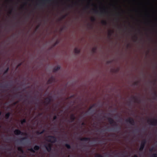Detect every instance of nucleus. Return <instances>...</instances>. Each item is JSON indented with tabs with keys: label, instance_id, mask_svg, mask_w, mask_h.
<instances>
[{
	"label": "nucleus",
	"instance_id": "nucleus-18",
	"mask_svg": "<svg viewBox=\"0 0 157 157\" xmlns=\"http://www.w3.org/2000/svg\"><path fill=\"white\" fill-rule=\"evenodd\" d=\"M153 99L154 100L156 99V98H157V93L155 91L153 93Z\"/></svg>",
	"mask_w": 157,
	"mask_h": 157
},
{
	"label": "nucleus",
	"instance_id": "nucleus-51",
	"mask_svg": "<svg viewBox=\"0 0 157 157\" xmlns=\"http://www.w3.org/2000/svg\"><path fill=\"white\" fill-rule=\"evenodd\" d=\"M91 21H95V20H91Z\"/></svg>",
	"mask_w": 157,
	"mask_h": 157
},
{
	"label": "nucleus",
	"instance_id": "nucleus-6",
	"mask_svg": "<svg viewBox=\"0 0 157 157\" xmlns=\"http://www.w3.org/2000/svg\"><path fill=\"white\" fill-rule=\"evenodd\" d=\"M108 120L110 124L117 127L118 125L116 122L111 118H109Z\"/></svg>",
	"mask_w": 157,
	"mask_h": 157
},
{
	"label": "nucleus",
	"instance_id": "nucleus-35",
	"mask_svg": "<svg viewBox=\"0 0 157 157\" xmlns=\"http://www.w3.org/2000/svg\"><path fill=\"white\" fill-rule=\"evenodd\" d=\"M101 21H102V22L105 24H106V21L107 20H101Z\"/></svg>",
	"mask_w": 157,
	"mask_h": 157
},
{
	"label": "nucleus",
	"instance_id": "nucleus-16",
	"mask_svg": "<svg viewBox=\"0 0 157 157\" xmlns=\"http://www.w3.org/2000/svg\"><path fill=\"white\" fill-rule=\"evenodd\" d=\"M45 132V129H44L41 132H40L39 131H37L36 132V133L38 135H40V134H43Z\"/></svg>",
	"mask_w": 157,
	"mask_h": 157
},
{
	"label": "nucleus",
	"instance_id": "nucleus-54",
	"mask_svg": "<svg viewBox=\"0 0 157 157\" xmlns=\"http://www.w3.org/2000/svg\"><path fill=\"white\" fill-rule=\"evenodd\" d=\"M1 21H2L3 20H2Z\"/></svg>",
	"mask_w": 157,
	"mask_h": 157
},
{
	"label": "nucleus",
	"instance_id": "nucleus-19",
	"mask_svg": "<svg viewBox=\"0 0 157 157\" xmlns=\"http://www.w3.org/2000/svg\"><path fill=\"white\" fill-rule=\"evenodd\" d=\"M18 151H20L22 153H23L24 152V151L21 147H19L18 148Z\"/></svg>",
	"mask_w": 157,
	"mask_h": 157
},
{
	"label": "nucleus",
	"instance_id": "nucleus-46",
	"mask_svg": "<svg viewBox=\"0 0 157 157\" xmlns=\"http://www.w3.org/2000/svg\"><path fill=\"white\" fill-rule=\"evenodd\" d=\"M18 94H17V95H16L15 96V97H16V98L17 97H18Z\"/></svg>",
	"mask_w": 157,
	"mask_h": 157
},
{
	"label": "nucleus",
	"instance_id": "nucleus-9",
	"mask_svg": "<svg viewBox=\"0 0 157 157\" xmlns=\"http://www.w3.org/2000/svg\"><path fill=\"white\" fill-rule=\"evenodd\" d=\"M45 101H44V103L46 104V105H48L52 101L51 96L45 98Z\"/></svg>",
	"mask_w": 157,
	"mask_h": 157
},
{
	"label": "nucleus",
	"instance_id": "nucleus-26",
	"mask_svg": "<svg viewBox=\"0 0 157 157\" xmlns=\"http://www.w3.org/2000/svg\"><path fill=\"white\" fill-rule=\"evenodd\" d=\"M95 157H103V156L101 154H98L95 155Z\"/></svg>",
	"mask_w": 157,
	"mask_h": 157
},
{
	"label": "nucleus",
	"instance_id": "nucleus-55",
	"mask_svg": "<svg viewBox=\"0 0 157 157\" xmlns=\"http://www.w3.org/2000/svg\"><path fill=\"white\" fill-rule=\"evenodd\" d=\"M58 21H59L60 20H59Z\"/></svg>",
	"mask_w": 157,
	"mask_h": 157
},
{
	"label": "nucleus",
	"instance_id": "nucleus-8",
	"mask_svg": "<svg viewBox=\"0 0 157 157\" xmlns=\"http://www.w3.org/2000/svg\"><path fill=\"white\" fill-rule=\"evenodd\" d=\"M44 147L48 152H50L52 150V145L50 144H48L44 145Z\"/></svg>",
	"mask_w": 157,
	"mask_h": 157
},
{
	"label": "nucleus",
	"instance_id": "nucleus-38",
	"mask_svg": "<svg viewBox=\"0 0 157 157\" xmlns=\"http://www.w3.org/2000/svg\"><path fill=\"white\" fill-rule=\"evenodd\" d=\"M21 64H22L21 63H19L17 65V68L18 67H20V66H21Z\"/></svg>",
	"mask_w": 157,
	"mask_h": 157
},
{
	"label": "nucleus",
	"instance_id": "nucleus-11",
	"mask_svg": "<svg viewBox=\"0 0 157 157\" xmlns=\"http://www.w3.org/2000/svg\"><path fill=\"white\" fill-rule=\"evenodd\" d=\"M55 81V78L53 77L52 76L48 80L47 83L48 84H51Z\"/></svg>",
	"mask_w": 157,
	"mask_h": 157
},
{
	"label": "nucleus",
	"instance_id": "nucleus-33",
	"mask_svg": "<svg viewBox=\"0 0 157 157\" xmlns=\"http://www.w3.org/2000/svg\"><path fill=\"white\" fill-rule=\"evenodd\" d=\"M57 118V116L56 115H55L53 117V120H55Z\"/></svg>",
	"mask_w": 157,
	"mask_h": 157
},
{
	"label": "nucleus",
	"instance_id": "nucleus-1",
	"mask_svg": "<svg viewBox=\"0 0 157 157\" xmlns=\"http://www.w3.org/2000/svg\"><path fill=\"white\" fill-rule=\"evenodd\" d=\"M48 140L47 141L50 142L52 143H55L56 141V137L52 136H48Z\"/></svg>",
	"mask_w": 157,
	"mask_h": 157
},
{
	"label": "nucleus",
	"instance_id": "nucleus-30",
	"mask_svg": "<svg viewBox=\"0 0 157 157\" xmlns=\"http://www.w3.org/2000/svg\"><path fill=\"white\" fill-rule=\"evenodd\" d=\"M19 102V101H16V102H14L13 103V105H16L17 103H18Z\"/></svg>",
	"mask_w": 157,
	"mask_h": 157
},
{
	"label": "nucleus",
	"instance_id": "nucleus-48",
	"mask_svg": "<svg viewBox=\"0 0 157 157\" xmlns=\"http://www.w3.org/2000/svg\"><path fill=\"white\" fill-rule=\"evenodd\" d=\"M19 157H26L25 156H20Z\"/></svg>",
	"mask_w": 157,
	"mask_h": 157
},
{
	"label": "nucleus",
	"instance_id": "nucleus-15",
	"mask_svg": "<svg viewBox=\"0 0 157 157\" xmlns=\"http://www.w3.org/2000/svg\"><path fill=\"white\" fill-rule=\"evenodd\" d=\"M80 50L78 48H75L74 49V52L75 53L79 54L80 52Z\"/></svg>",
	"mask_w": 157,
	"mask_h": 157
},
{
	"label": "nucleus",
	"instance_id": "nucleus-49",
	"mask_svg": "<svg viewBox=\"0 0 157 157\" xmlns=\"http://www.w3.org/2000/svg\"><path fill=\"white\" fill-rule=\"evenodd\" d=\"M111 63V61H109L108 62V63Z\"/></svg>",
	"mask_w": 157,
	"mask_h": 157
},
{
	"label": "nucleus",
	"instance_id": "nucleus-42",
	"mask_svg": "<svg viewBox=\"0 0 157 157\" xmlns=\"http://www.w3.org/2000/svg\"><path fill=\"white\" fill-rule=\"evenodd\" d=\"M94 106H91V107H90V108H89V110H90L91 109L92 107Z\"/></svg>",
	"mask_w": 157,
	"mask_h": 157
},
{
	"label": "nucleus",
	"instance_id": "nucleus-29",
	"mask_svg": "<svg viewBox=\"0 0 157 157\" xmlns=\"http://www.w3.org/2000/svg\"><path fill=\"white\" fill-rule=\"evenodd\" d=\"M138 81H136V82H134V85H136V86H137L138 85Z\"/></svg>",
	"mask_w": 157,
	"mask_h": 157
},
{
	"label": "nucleus",
	"instance_id": "nucleus-22",
	"mask_svg": "<svg viewBox=\"0 0 157 157\" xmlns=\"http://www.w3.org/2000/svg\"><path fill=\"white\" fill-rule=\"evenodd\" d=\"M10 85L9 84H6V85H5V86L3 85H2V84H1V87H3V88H7V86Z\"/></svg>",
	"mask_w": 157,
	"mask_h": 157
},
{
	"label": "nucleus",
	"instance_id": "nucleus-53",
	"mask_svg": "<svg viewBox=\"0 0 157 157\" xmlns=\"http://www.w3.org/2000/svg\"><path fill=\"white\" fill-rule=\"evenodd\" d=\"M1 126H0V128H1Z\"/></svg>",
	"mask_w": 157,
	"mask_h": 157
},
{
	"label": "nucleus",
	"instance_id": "nucleus-14",
	"mask_svg": "<svg viewBox=\"0 0 157 157\" xmlns=\"http://www.w3.org/2000/svg\"><path fill=\"white\" fill-rule=\"evenodd\" d=\"M60 69V67L59 66H57V67H55L53 69V71L54 72H56L58 70H59Z\"/></svg>",
	"mask_w": 157,
	"mask_h": 157
},
{
	"label": "nucleus",
	"instance_id": "nucleus-32",
	"mask_svg": "<svg viewBox=\"0 0 157 157\" xmlns=\"http://www.w3.org/2000/svg\"><path fill=\"white\" fill-rule=\"evenodd\" d=\"M135 38L134 39V42H136V40L137 39V36H135Z\"/></svg>",
	"mask_w": 157,
	"mask_h": 157
},
{
	"label": "nucleus",
	"instance_id": "nucleus-20",
	"mask_svg": "<svg viewBox=\"0 0 157 157\" xmlns=\"http://www.w3.org/2000/svg\"><path fill=\"white\" fill-rule=\"evenodd\" d=\"M26 122V120L25 119H23L21 121V124H23L24 123H25Z\"/></svg>",
	"mask_w": 157,
	"mask_h": 157
},
{
	"label": "nucleus",
	"instance_id": "nucleus-39",
	"mask_svg": "<svg viewBox=\"0 0 157 157\" xmlns=\"http://www.w3.org/2000/svg\"><path fill=\"white\" fill-rule=\"evenodd\" d=\"M85 123L84 122H82L81 124V125H85Z\"/></svg>",
	"mask_w": 157,
	"mask_h": 157
},
{
	"label": "nucleus",
	"instance_id": "nucleus-41",
	"mask_svg": "<svg viewBox=\"0 0 157 157\" xmlns=\"http://www.w3.org/2000/svg\"><path fill=\"white\" fill-rule=\"evenodd\" d=\"M43 113H40L38 114V115L39 116H41L42 115Z\"/></svg>",
	"mask_w": 157,
	"mask_h": 157
},
{
	"label": "nucleus",
	"instance_id": "nucleus-17",
	"mask_svg": "<svg viewBox=\"0 0 157 157\" xmlns=\"http://www.w3.org/2000/svg\"><path fill=\"white\" fill-rule=\"evenodd\" d=\"M132 99L134 100L135 102L139 103L140 102V101H138V98L135 96L133 97H132Z\"/></svg>",
	"mask_w": 157,
	"mask_h": 157
},
{
	"label": "nucleus",
	"instance_id": "nucleus-43",
	"mask_svg": "<svg viewBox=\"0 0 157 157\" xmlns=\"http://www.w3.org/2000/svg\"><path fill=\"white\" fill-rule=\"evenodd\" d=\"M58 42L57 41L54 44V46H55L56 45L57 43H58Z\"/></svg>",
	"mask_w": 157,
	"mask_h": 157
},
{
	"label": "nucleus",
	"instance_id": "nucleus-23",
	"mask_svg": "<svg viewBox=\"0 0 157 157\" xmlns=\"http://www.w3.org/2000/svg\"><path fill=\"white\" fill-rule=\"evenodd\" d=\"M65 146L67 149H70L71 148L70 145L68 144H65Z\"/></svg>",
	"mask_w": 157,
	"mask_h": 157
},
{
	"label": "nucleus",
	"instance_id": "nucleus-40",
	"mask_svg": "<svg viewBox=\"0 0 157 157\" xmlns=\"http://www.w3.org/2000/svg\"><path fill=\"white\" fill-rule=\"evenodd\" d=\"M40 26V25H38L36 27V29H38Z\"/></svg>",
	"mask_w": 157,
	"mask_h": 157
},
{
	"label": "nucleus",
	"instance_id": "nucleus-47",
	"mask_svg": "<svg viewBox=\"0 0 157 157\" xmlns=\"http://www.w3.org/2000/svg\"><path fill=\"white\" fill-rule=\"evenodd\" d=\"M35 104H36L37 105H38V103H37V102H35Z\"/></svg>",
	"mask_w": 157,
	"mask_h": 157
},
{
	"label": "nucleus",
	"instance_id": "nucleus-52",
	"mask_svg": "<svg viewBox=\"0 0 157 157\" xmlns=\"http://www.w3.org/2000/svg\"><path fill=\"white\" fill-rule=\"evenodd\" d=\"M1 30H0V33H1Z\"/></svg>",
	"mask_w": 157,
	"mask_h": 157
},
{
	"label": "nucleus",
	"instance_id": "nucleus-24",
	"mask_svg": "<svg viewBox=\"0 0 157 157\" xmlns=\"http://www.w3.org/2000/svg\"><path fill=\"white\" fill-rule=\"evenodd\" d=\"M65 28H66V27L65 26H64L62 27H61V28L60 29V31L62 32V31H63L64 29H65Z\"/></svg>",
	"mask_w": 157,
	"mask_h": 157
},
{
	"label": "nucleus",
	"instance_id": "nucleus-5",
	"mask_svg": "<svg viewBox=\"0 0 157 157\" xmlns=\"http://www.w3.org/2000/svg\"><path fill=\"white\" fill-rule=\"evenodd\" d=\"M40 149V147L38 145H35L33 147V148H31L29 149L28 150L31 152L33 153H35V151H38Z\"/></svg>",
	"mask_w": 157,
	"mask_h": 157
},
{
	"label": "nucleus",
	"instance_id": "nucleus-28",
	"mask_svg": "<svg viewBox=\"0 0 157 157\" xmlns=\"http://www.w3.org/2000/svg\"><path fill=\"white\" fill-rule=\"evenodd\" d=\"M27 139V137H23L21 139V140H20V141L21 142H22V141L23 140H25L26 139Z\"/></svg>",
	"mask_w": 157,
	"mask_h": 157
},
{
	"label": "nucleus",
	"instance_id": "nucleus-45",
	"mask_svg": "<svg viewBox=\"0 0 157 157\" xmlns=\"http://www.w3.org/2000/svg\"><path fill=\"white\" fill-rule=\"evenodd\" d=\"M0 28H2V25H0Z\"/></svg>",
	"mask_w": 157,
	"mask_h": 157
},
{
	"label": "nucleus",
	"instance_id": "nucleus-34",
	"mask_svg": "<svg viewBox=\"0 0 157 157\" xmlns=\"http://www.w3.org/2000/svg\"><path fill=\"white\" fill-rule=\"evenodd\" d=\"M153 150H154V147H152L149 149V151L150 152H152V151H153Z\"/></svg>",
	"mask_w": 157,
	"mask_h": 157
},
{
	"label": "nucleus",
	"instance_id": "nucleus-10",
	"mask_svg": "<svg viewBox=\"0 0 157 157\" xmlns=\"http://www.w3.org/2000/svg\"><path fill=\"white\" fill-rule=\"evenodd\" d=\"M78 139L81 141L86 142L90 141V138L89 137H84L83 138H79Z\"/></svg>",
	"mask_w": 157,
	"mask_h": 157
},
{
	"label": "nucleus",
	"instance_id": "nucleus-12",
	"mask_svg": "<svg viewBox=\"0 0 157 157\" xmlns=\"http://www.w3.org/2000/svg\"><path fill=\"white\" fill-rule=\"evenodd\" d=\"M70 119L71 120V121H69L70 122H73L75 119V115L73 114H72L71 115L70 117Z\"/></svg>",
	"mask_w": 157,
	"mask_h": 157
},
{
	"label": "nucleus",
	"instance_id": "nucleus-37",
	"mask_svg": "<svg viewBox=\"0 0 157 157\" xmlns=\"http://www.w3.org/2000/svg\"><path fill=\"white\" fill-rule=\"evenodd\" d=\"M116 128L117 129H118V130H120L121 129V126L118 127H117Z\"/></svg>",
	"mask_w": 157,
	"mask_h": 157
},
{
	"label": "nucleus",
	"instance_id": "nucleus-7",
	"mask_svg": "<svg viewBox=\"0 0 157 157\" xmlns=\"http://www.w3.org/2000/svg\"><path fill=\"white\" fill-rule=\"evenodd\" d=\"M125 121L126 122H129L132 125H135V121L132 118L129 117L128 119H126Z\"/></svg>",
	"mask_w": 157,
	"mask_h": 157
},
{
	"label": "nucleus",
	"instance_id": "nucleus-2",
	"mask_svg": "<svg viewBox=\"0 0 157 157\" xmlns=\"http://www.w3.org/2000/svg\"><path fill=\"white\" fill-rule=\"evenodd\" d=\"M147 122L148 123H150V124L154 125V126H157V119L153 118V121L152 120H150L149 119H148Z\"/></svg>",
	"mask_w": 157,
	"mask_h": 157
},
{
	"label": "nucleus",
	"instance_id": "nucleus-36",
	"mask_svg": "<svg viewBox=\"0 0 157 157\" xmlns=\"http://www.w3.org/2000/svg\"><path fill=\"white\" fill-rule=\"evenodd\" d=\"M96 48H93L92 50L93 52H95V51L96 50Z\"/></svg>",
	"mask_w": 157,
	"mask_h": 157
},
{
	"label": "nucleus",
	"instance_id": "nucleus-27",
	"mask_svg": "<svg viewBox=\"0 0 157 157\" xmlns=\"http://www.w3.org/2000/svg\"><path fill=\"white\" fill-rule=\"evenodd\" d=\"M151 157H157V154L156 153L153 154Z\"/></svg>",
	"mask_w": 157,
	"mask_h": 157
},
{
	"label": "nucleus",
	"instance_id": "nucleus-3",
	"mask_svg": "<svg viewBox=\"0 0 157 157\" xmlns=\"http://www.w3.org/2000/svg\"><path fill=\"white\" fill-rule=\"evenodd\" d=\"M146 143V140L145 139L143 140L141 142L139 151H142L145 147Z\"/></svg>",
	"mask_w": 157,
	"mask_h": 157
},
{
	"label": "nucleus",
	"instance_id": "nucleus-56",
	"mask_svg": "<svg viewBox=\"0 0 157 157\" xmlns=\"http://www.w3.org/2000/svg\"><path fill=\"white\" fill-rule=\"evenodd\" d=\"M38 21H40V20H39Z\"/></svg>",
	"mask_w": 157,
	"mask_h": 157
},
{
	"label": "nucleus",
	"instance_id": "nucleus-44",
	"mask_svg": "<svg viewBox=\"0 0 157 157\" xmlns=\"http://www.w3.org/2000/svg\"><path fill=\"white\" fill-rule=\"evenodd\" d=\"M133 157H138V156L136 155H135Z\"/></svg>",
	"mask_w": 157,
	"mask_h": 157
},
{
	"label": "nucleus",
	"instance_id": "nucleus-31",
	"mask_svg": "<svg viewBox=\"0 0 157 157\" xmlns=\"http://www.w3.org/2000/svg\"><path fill=\"white\" fill-rule=\"evenodd\" d=\"M117 21H119V20H117ZM129 21L130 20H128ZM134 21H143V20H134ZM144 21H157V20H143Z\"/></svg>",
	"mask_w": 157,
	"mask_h": 157
},
{
	"label": "nucleus",
	"instance_id": "nucleus-21",
	"mask_svg": "<svg viewBox=\"0 0 157 157\" xmlns=\"http://www.w3.org/2000/svg\"><path fill=\"white\" fill-rule=\"evenodd\" d=\"M113 32V30H109L108 32V35L109 36H110L112 34V33Z\"/></svg>",
	"mask_w": 157,
	"mask_h": 157
},
{
	"label": "nucleus",
	"instance_id": "nucleus-25",
	"mask_svg": "<svg viewBox=\"0 0 157 157\" xmlns=\"http://www.w3.org/2000/svg\"><path fill=\"white\" fill-rule=\"evenodd\" d=\"M9 68L8 67L6 69V70L5 71L4 73V74H6V73H7L8 71H9Z\"/></svg>",
	"mask_w": 157,
	"mask_h": 157
},
{
	"label": "nucleus",
	"instance_id": "nucleus-4",
	"mask_svg": "<svg viewBox=\"0 0 157 157\" xmlns=\"http://www.w3.org/2000/svg\"><path fill=\"white\" fill-rule=\"evenodd\" d=\"M14 133L15 135H26V133L22 132L20 130L18 129H16L14 131Z\"/></svg>",
	"mask_w": 157,
	"mask_h": 157
},
{
	"label": "nucleus",
	"instance_id": "nucleus-13",
	"mask_svg": "<svg viewBox=\"0 0 157 157\" xmlns=\"http://www.w3.org/2000/svg\"><path fill=\"white\" fill-rule=\"evenodd\" d=\"M11 115V113L10 112H8L6 113L5 115V118L6 119H8L9 118V117H10Z\"/></svg>",
	"mask_w": 157,
	"mask_h": 157
},
{
	"label": "nucleus",
	"instance_id": "nucleus-50",
	"mask_svg": "<svg viewBox=\"0 0 157 157\" xmlns=\"http://www.w3.org/2000/svg\"><path fill=\"white\" fill-rule=\"evenodd\" d=\"M22 95H20V96L21 97H22Z\"/></svg>",
	"mask_w": 157,
	"mask_h": 157
}]
</instances>
